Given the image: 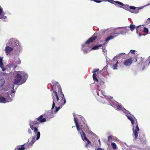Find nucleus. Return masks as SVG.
<instances>
[{"label":"nucleus","instance_id":"nucleus-14","mask_svg":"<svg viewBox=\"0 0 150 150\" xmlns=\"http://www.w3.org/2000/svg\"><path fill=\"white\" fill-rule=\"evenodd\" d=\"M111 34L113 35H114V36L115 37H116L119 35V28L114 30Z\"/></svg>","mask_w":150,"mask_h":150},{"label":"nucleus","instance_id":"nucleus-10","mask_svg":"<svg viewBox=\"0 0 150 150\" xmlns=\"http://www.w3.org/2000/svg\"><path fill=\"white\" fill-rule=\"evenodd\" d=\"M13 50V48L9 46L6 47L5 48V51L7 54L10 53Z\"/></svg>","mask_w":150,"mask_h":150},{"label":"nucleus","instance_id":"nucleus-44","mask_svg":"<svg viewBox=\"0 0 150 150\" xmlns=\"http://www.w3.org/2000/svg\"><path fill=\"white\" fill-rule=\"evenodd\" d=\"M2 69V71H4L6 69L4 68V67H3L2 68H1Z\"/></svg>","mask_w":150,"mask_h":150},{"label":"nucleus","instance_id":"nucleus-33","mask_svg":"<svg viewBox=\"0 0 150 150\" xmlns=\"http://www.w3.org/2000/svg\"><path fill=\"white\" fill-rule=\"evenodd\" d=\"M74 122L75 123L76 125H77V124H78V122H77V121H78L77 120V119L76 118H74Z\"/></svg>","mask_w":150,"mask_h":150},{"label":"nucleus","instance_id":"nucleus-35","mask_svg":"<svg viewBox=\"0 0 150 150\" xmlns=\"http://www.w3.org/2000/svg\"><path fill=\"white\" fill-rule=\"evenodd\" d=\"M135 52V50H131L130 51V52L132 54H134Z\"/></svg>","mask_w":150,"mask_h":150},{"label":"nucleus","instance_id":"nucleus-38","mask_svg":"<svg viewBox=\"0 0 150 150\" xmlns=\"http://www.w3.org/2000/svg\"><path fill=\"white\" fill-rule=\"evenodd\" d=\"M76 126L77 130H78V131H79L80 129V128H79V124H78L77 125H76Z\"/></svg>","mask_w":150,"mask_h":150},{"label":"nucleus","instance_id":"nucleus-26","mask_svg":"<svg viewBox=\"0 0 150 150\" xmlns=\"http://www.w3.org/2000/svg\"><path fill=\"white\" fill-rule=\"evenodd\" d=\"M18 42L16 41L13 44H12L13 46L16 47V46L18 45H19Z\"/></svg>","mask_w":150,"mask_h":150},{"label":"nucleus","instance_id":"nucleus-39","mask_svg":"<svg viewBox=\"0 0 150 150\" xmlns=\"http://www.w3.org/2000/svg\"><path fill=\"white\" fill-rule=\"evenodd\" d=\"M35 138L34 137H33V138H32V139L31 141L33 142H35Z\"/></svg>","mask_w":150,"mask_h":150},{"label":"nucleus","instance_id":"nucleus-27","mask_svg":"<svg viewBox=\"0 0 150 150\" xmlns=\"http://www.w3.org/2000/svg\"><path fill=\"white\" fill-rule=\"evenodd\" d=\"M53 93H54V95H55V96L56 97L57 100L58 101V100H59V98L58 96L57 95V92L56 91H53Z\"/></svg>","mask_w":150,"mask_h":150},{"label":"nucleus","instance_id":"nucleus-13","mask_svg":"<svg viewBox=\"0 0 150 150\" xmlns=\"http://www.w3.org/2000/svg\"><path fill=\"white\" fill-rule=\"evenodd\" d=\"M108 1L112 4H113L115 5H117V4L121 5H123V4L118 1H115L113 0H109Z\"/></svg>","mask_w":150,"mask_h":150},{"label":"nucleus","instance_id":"nucleus-15","mask_svg":"<svg viewBox=\"0 0 150 150\" xmlns=\"http://www.w3.org/2000/svg\"><path fill=\"white\" fill-rule=\"evenodd\" d=\"M3 12V8L0 6V19H5L6 18V16H4V15H2V12Z\"/></svg>","mask_w":150,"mask_h":150},{"label":"nucleus","instance_id":"nucleus-48","mask_svg":"<svg viewBox=\"0 0 150 150\" xmlns=\"http://www.w3.org/2000/svg\"><path fill=\"white\" fill-rule=\"evenodd\" d=\"M136 30H137V33H138V29H137Z\"/></svg>","mask_w":150,"mask_h":150},{"label":"nucleus","instance_id":"nucleus-32","mask_svg":"<svg viewBox=\"0 0 150 150\" xmlns=\"http://www.w3.org/2000/svg\"><path fill=\"white\" fill-rule=\"evenodd\" d=\"M96 3H100L102 1V0H92Z\"/></svg>","mask_w":150,"mask_h":150},{"label":"nucleus","instance_id":"nucleus-8","mask_svg":"<svg viewBox=\"0 0 150 150\" xmlns=\"http://www.w3.org/2000/svg\"><path fill=\"white\" fill-rule=\"evenodd\" d=\"M132 59L130 57L128 59L124 60L123 61V64L126 66H129L132 64Z\"/></svg>","mask_w":150,"mask_h":150},{"label":"nucleus","instance_id":"nucleus-37","mask_svg":"<svg viewBox=\"0 0 150 150\" xmlns=\"http://www.w3.org/2000/svg\"><path fill=\"white\" fill-rule=\"evenodd\" d=\"M52 83L54 86H55L58 83L57 82H56L55 81H53L52 82Z\"/></svg>","mask_w":150,"mask_h":150},{"label":"nucleus","instance_id":"nucleus-49","mask_svg":"<svg viewBox=\"0 0 150 150\" xmlns=\"http://www.w3.org/2000/svg\"><path fill=\"white\" fill-rule=\"evenodd\" d=\"M105 48V47H104H104H102V49L103 50H104V49Z\"/></svg>","mask_w":150,"mask_h":150},{"label":"nucleus","instance_id":"nucleus-30","mask_svg":"<svg viewBox=\"0 0 150 150\" xmlns=\"http://www.w3.org/2000/svg\"><path fill=\"white\" fill-rule=\"evenodd\" d=\"M34 142H33L32 141H31L28 144V147H30L32 146Z\"/></svg>","mask_w":150,"mask_h":150},{"label":"nucleus","instance_id":"nucleus-36","mask_svg":"<svg viewBox=\"0 0 150 150\" xmlns=\"http://www.w3.org/2000/svg\"><path fill=\"white\" fill-rule=\"evenodd\" d=\"M28 132L29 134H32V131L30 129H29V128L28 129Z\"/></svg>","mask_w":150,"mask_h":150},{"label":"nucleus","instance_id":"nucleus-4","mask_svg":"<svg viewBox=\"0 0 150 150\" xmlns=\"http://www.w3.org/2000/svg\"><path fill=\"white\" fill-rule=\"evenodd\" d=\"M122 6H123L122 7L120 6V7L126 10L134 13H138L139 12V9H141V8H137L136 7L134 6H129L127 5H125L123 4V5Z\"/></svg>","mask_w":150,"mask_h":150},{"label":"nucleus","instance_id":"nucleus-11","mask_svg":"<svg viewBox=\"0 0 150 150\" xmlns=\"http://www.w3.org/2000/svg\"><path fill=\"white\" fill-rule=\"evenodd\" d=\"M127 31V27L120 28H119V32L120 34H124Z\"/></svg>","mask_w":150,"mask_h":150},{"label":"nucleus","instance_id":"nucleus-29","mask_svg":"<svg viewBox=\"0 0 150 150\" xmlns=\"http://www.w3.org/2000/svg\"><path fill=\"white\" fill-rule=\"evenodd\" d=\"M143 32L145 33H147L148 32V29L146 27H144V28Z\"/></svg>","mask_w":150,"mask_h":150},{"label":"nucleus","instance_id":"nucleus-47","mask_svg":"<svg viewBox=\"0 0 150 150\" xmlns=\"http://www.w3.org/2000/svg\"><path fill=\"white\" fill-rule=\"evenodd\" d=\"M106 42H104V44H103V45H106Z\"/></svg>","mask_w":150,"mask_h":150},{"label":"nucleus","instance_id":"nucleus-31","mask_svg":"<svg viewBox=\"0 0 150 150\" xmlns=\"http://www.w3.org/2000/svg\"><path fill=\"white\" fill-rule=\"evenodd\" d=\"M55 105L54 103V101H53L52 107V108H51L52 111L53 110V109L54 108Z\"/></svg>","mask_w":150,"mask_h":150},{"label":"nucleus","instance_id":"nucleus-17","mask_svg":"<svg viewBox=\"0 0 150 150\" xmlns=\"http://www.w3.org/2000/svg\"><path fill=\"white\" fill-rule=\"evenodd\" d=\"M80 133L82 140L83 141H84L86 139V138H87L86 137L85 134L83 130H82V133H81L80 132Z\"/></svg>","mask_w":150,"mask_h":150},{"label":"nucleus","instance_id":"nucleus-24","mask_svg":"<svg viewBox=\"0 0 150 150\" xmlns=\"http://www.w3.org/2000/svg\"><path fill=\"white\" fill-rule=\"evenodd\" d=\"M16 63L17 64H20L21 63V61L20 59L18 58H16Z\"/></svg>","mask_w":150,"mask_h":150},{"label":"nucleus","instance_id":"nucleus-45","mask_svg":"<svg viewBox=\"0 0 150 150\" xmlns=\"http://www.w3.org/2000/svg\"><path fill=\"white\" fill-rule=\"evenodd\" d=\"M112 139V138L111 136H109L108 137V140H109V139Z\"/></svg>","mask_w":150,"mask_h":150},{"label":"nucleus","instance_id":"nucleus-34","mask_svg":"<svg viewBox=\"0 0 150 150\" xmlns=\"http://www.w3.org/2000/svg\"><path fill=\"white\" fill-rule=\"evenodd\" d=\"M123 112L126 114V115H128V114L129 113V112L128 111H127L125 109V111H124Z\"/></svg>","mask_w":150,"mask_h":150},{"label":"nucleus","instance_id":"nucleus-42","mask_svg":"<svg viewBox=\"0 0 150 150\" xmlns=\"http://www.w3.org/2000/svg\"><path fill=\"white\" fill-rule=\"evenodd\" d=\"M3 67H4V65L3 62L0 63V67L1 68H2Z\"/></svg>","mask_w":150,"mask_h":150},{"label":"nucleus","instance_id":"nucleus-2","mask_svg":"<svg viewBox=\"0 0 150 150\" xmlns=\"http://www.w3.org/2000/svg\"><path fill=\"white\" fill-rule=\"evenodd\" d=\"M144 58L142 57H138L136 59V62H137L138 66L142 70H144L145 68L147 67L150 63V57H149L144 62Z\"/></svg>","mask_w":150,"mask_h":150},{"label":"nucleus","instance_id":"nucleus-1","mask_svg":"<svg viewBox=\"0 0 150 150\" xmlns=\"http://www.w3.org/2000/svg\"><path fill=\"white\" fill-rule=\"evenodd\" d=\"M46 121L45 118L43 117V116L41 115L38 118H36L35 120L30 122L29 123L31 130L33 131L34 133L37 134V140L39 139L40 135V132H38L39 124L40 123L45 122Z\"/></svg>","mask_w":150,"mask_h":150},{"label":"nucleus","instance_id":"nucleus-23","mask_svg":"<svg viewBox=\"0 0 150 150\" xmlns=\"http://www.w3.org/2000/svg\"><path fill=\"white\" fill-rule=\"evenodd\" d=\"M118 64V61H117L116 63L114 64L113 66V69H117V64Z\"/></svg>","mask_w":150,"mask_h":150},{"label":"nucleus","instance_id":"nucleus-43","mask_svg":"<svg viewBox=\"0 0 150 150\" xmlns=\"http://www.w3.org/2000/svg\"><path fill=\"white\" fill-rule=\"evenodd\" d=\"M3 58L0 57V63L3 62Z\"/></svg>","mask_w":150,"mask_h":150},{"label":"nucleus","instance_id":"nucleus-20","mask_svg":"<svg viewBox=\"0 0 150 150\" xmlns=\"http://www.w3.org/2000/svg\"><path fill=\"white\" fill-rule=\"evenodd\" d=\"M114 36H113L112 35L109 36L105 40L106 42H107L111 39H112L114 38Z\"/></svg>","mask_w":150,"mask_h":150},{"label":"nucleus","instance_id":"nucleus-28","mask_svg":"<svg viewBox=\"0 0 150 150\" xmlns=\"http://www.w3.org/2000/svg\"><path fill=\"white\" fill-rule=\"evenodd\" d=\"M117 108L119 110H121L122 108V106L120 105L117 106Z\"/></svg>","mask_w":150,"mask_h":150},{"label":"nucleus","instance_id":"nucleus-53","mask_svg":"<svg viewBox=\"0 0 150 150\" xmlns=\"http://www.w3.org/2000/svg\"><path fill=\"white\" fill-rule=\"evenodd\" d=\"M16 67H17V65H16V66L15 67V68Z\"/></svg>","mask_w":150,"mask_h":150},{"label":"nucleus","instance_id":"nucleus-22","mask_svg":"<svg viewBox=\"0 0 150 150\" xmlns=\"http://www.w3.org/2000/svg\"><path fill=\"white\" fill-rule=\"evenodd\" d=\"M111 145L113 149H116L117 146L115 143L114 142L112 143Z\"/></svg>","mask_w":150,"mask_h":150},{"label":"nucleus","instance_id":"nucleus-3","mask_svg":"<svg viewBox=\"0 0 150 150\" xmlns=\"http://www.w3.org/2000/svg\"><path fill=\"white\" fill-rule=\"evenodd\" d=\"M26 74L23 71H19L15 77L13 83L16 85H21L25 82V81H23V77H26Z\"/></svg>","mask_w":150,"mask_h":150},{"label":"nucleus","instance_id":"nucleus-54","mask_svg":"<svg viewBox=\"0 0 150 150\" xmlns=\"http://www.w3.org/2000/svg\"><path fill=\"white\" fill-rule=\"evenodd\" d=\"M99 142H100V140H99Z\"/></svg>","mask_w":150,"mask_h":150},{"label":"nucleus","instance_id":"nucleus-50","mask_svg":"<svg viewBox=\"0 0 150 150\" xmlns=\"http://www.w3.org/2000/svg\"><path fill=\"white\" fill-rule=\"evenodd\" d=\"M140 26L139 25L137 27V28H138Z\"/></svg>","mask_w":150,"mask_h":150},{"label":"nucleus","instance_id":"nucleus-46","mask_svg":"<svg viewBox=\"0 0 150 150\" xmlns=\"http://www.w3.org/2000/svg\"><path fill=\"white\" fill-rule=\"evenodd\" d=\"M97 150H103L102 148H98L97 149Z\"/></svg>","mask_w":150,"mask_h":150},{"label":"nucleus","instance_id":"nucleus-6","mask_svg":"<svg viewBox=\"0 0 150 150\" xmlns=\"http://www.w3.org/2000/svg\"><path fill=\"white\" fill-rule=\"evenodd\" d=\"M131 122L133 126H134V123L136 122V128L134 130V128H133V135L134 136V138L136 139L138 137V132L139 131V129L138 127L137 120L134 117V119Z\"/></svg>","mask_w":150,"mask_h":150},{"label":"nucleus","instance_id":"nucleus-5","mask_svg":"<svg viewBox=\"0 0 150 150\" xmlns=\"http://www.w3.org/2000/svg\"><path fill=\"white\" fill-rule=\"evenodd\" d=\"M97 38V37L94 34L92 37L89 38L85 42V43L82 45V48L83 49L84 53L87 54L88 53V50H85L84 48L86 46V44H88L91 42H93Z\"/></svg>","mask_w":150,"mask_h":150},{"label":"nucleus","instance_id":"nucleus-52","mask_svg":"<svg viewBox=\"0 0 150 150\" xmlns=\"http://www.w3.org/2000/svg\"><path fill=\"white\" fill-rule=\"evenodd\" d=\"M122 54H125V53H122Z\"/></svg>","mask_w":150,"mask_h":150},{"label":"nucleus","instance_id":"nucleus-25","mask_svg":"<svg viewBox=\"0 0 150 150\" xmlns=\"http://www.w3.org/2000/svg\"><path fill=\"white\" fill-rule=\"evenodd\" d=\"M126 116L127 117L128 119H129L131 121V122H132V120H133L134 119L133 116V117H132L131 116H129L128 115H126Z\"/></svg>","mask_w":150,"mask_h":150},{"label":"nucleus","instance_id":"nucleus-16","mask_svg":"<svg viewBox=\"0 0 150 150\" xmlns=\"http://www.w3.org/2000/svg\"><path fill=\"white\" fill-rule=\"evenodd\" d=\"M103 45L102 44H99L98 45H97L93 46L91 48L92 50H98L99 48L100 47L102 46Z\"/></svg>","mask_w":150,"mask_h":150},{"label":"nucleus","instance_id":"nucleus-21","mask_svg":"<svg viewBox=\"0 0 150 150\" xmlns=\"http://www.w3.org/2000/svg\"><path fill=\"white\" fill-rule=\"evenodd\" d=\"M86 138V139L85 140H86L87 142V143L86 144V146L87 147L88 145L90 144H91V142L87 138Z\"/></svg>","mask_w":150,"mask_h":150},{"label":"nucleus","instance_id":"nucleus-19","mask_svg":"<svg viewBox=\"0 0 150 150\" xmlns=\"http://www.w3.org/2000/svg\"><path fill=\"white\" fill-rule=\"evenodd\" d=\"M129 28L130 30L132 31L135 29L136 27L134 25L130 24L129 26Z\"/></svg>","mask_w":150,"mask_h":150},{"label":"nucleus","instance_id":"nucleus-12","mask_svg":"<svg viewBox=\"0 0 150 150\" xmlns=\"http://www.w3.org/2000/svg\"><path fill=\"white\" fill-rule=\"evenodd\" d=\"M25 144H24L22 145L17 146L15 148L14 150H24L25 149V147L24 146L25 145Z\"/></svg>","mask_w":150,"mask_h":150},{"label":"nucleus","instance_id":"nucleus-51","mask_svg":"<svg viewBox=\"0 0 150 150\" xmlns=\"http://www.w3.org/2000/svg\"><path fill=\"white\" fill-rule=\"evenodd\" d=\"M148 20L149 21H150V18H148Z\"/></svg>","mask_w":150,"mask_h":150},{"label":"nucleus","instance_id":"nucleus-41","mask_svg":"<svg viewBox=\"0 0 150 150\" xmlns=\"http://www.w3.org/2000/svg\"><path fill=\"white\" fill-rule=\"evenodd\" d=\"M104 84V82L103 81H101L100 82V85H103Z\"/></svg>","mask_w":150,"mask_h":150},{"label":"nucleus","instance_id":"nucleus-7","mask_svg":"<svg viewBox=\"0 0 150 150\" xmlns=\"http://www.w3.org/2000/svg\"><path fill=\"white\" fill-rule=\"evenodd\" d=\"M99 71V69H94L93 71H92V73H94L93 75V79L94 81H96L97 82H99V81L96 77V73L97 72V74L100 73Z\"/></svg>","mask_w":150,"mask_h":150},{"label":"nucleus","instance_id":"nucleus-18","mask_svg":"<svg viewBox=\"0 0 150 150\" xmlns=\"http://www.w3.org/2000/svg\"><path fill=\"white\" fill-rule=\"evenodd\" d=\"M7 102L6 98L0 96V103H6Z\"/></svg>","mask_w":150,"mask_h":150},{"label":"nucleus","instance_id":"nucleus-40","mask_svg":"<svg viewBox=\"0 0 150 150\" xmlns=\"http://www.w3.org/2000/svg\"><path fill=\"white\" fill-rule=\"evenodd\" d=\"M60 109V107H57L56 106V110L55 111V112H57L58 111L59 109Z\"/></svg>","mask_w":150,"mask_h":150},{"label":"nucleus","instance_id":"nucleus-9","mask_svg":"<svg viewBox=\"0 0 150 150\" xmlns=\"http://www.w3.org/2000/svg\"><path fill=\"white\" fill-rule=\"evenodd\" d=\"M58 89L59 90L58 93L60 94V97H61L62 98V99L64 100V104L66 103V100L65 99L64 96L62 93L61 87L59 86L58 87Z\"/></svg>","mask_w":150,"mask_h":150}]
</instances>
